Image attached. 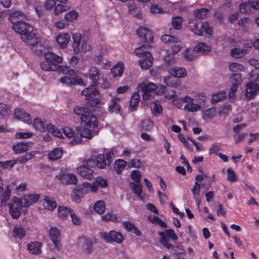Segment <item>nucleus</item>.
<instances>
[{"instance_id": "obj_11", "label": "nucleus", "mask_w": 259, "mask_h": 259, "mask_svg": "<svg viewBox=\"0 0 259 259\" xmlns=\"http://www.w3.org/2000/svg\"><path fill=\"white\" fill-rule=\"evenodd\" d=\"M49 233L50 238L54 245V248L59 250L61 247L60 231L56 227H52L49 230Z\"/></svg>"}, {"instance_id": "obj_10", "label": "nucleus", "mask_w": 259, "mask_h": 259, "mask_svg": "<svg viewBox=\"0 0 259 259\" xmlns=\"http://www.w3.org/2000/svg\"><path fill=\"white\" fill-rule=\"evenodd\" d=\"M81 121L84 125L90 127H97L98 125L97 116L90 110L81 118Z\"/></svg>"}, {"instance_id": "obj_37", "label": "nucleus", "mask_w": 259, "mask_h": 259, "mask_svg": "<svg viewBox=\"0 0 259 259\" xmlns=\"http://www.w3.org/2000/svg\"><path fill=\"white\" fill-rule=\"evenodd\" d=\"M14 237L21 239L26 235L25 229L20 226H16L13 229Z\"/></svg>"}, {"instance_id": "obj_20", "label": "nucleus", "mask_w": 259, "mask_h": 259, "mask_svg": "<svg viewBox=\"0 0 259 259\" xmlns=\"http://www.w3.org/2000/svg\"><path fill=\"white\" fill-rule=\"evenodd\" d=\"M153 60L151 53H147L146 57H142L139 60V63L142 69H148L152 66Z\"/></svg>"}, {"instance_id": "obj_4", "label": "nucleus", "mask_w": 259, "mask_h": 259, "mask_svg": "<svg viewBox=\"0 0 259 259\" xmlns=\"http://www.w3.org/2000/svg\"><path fill=\"white\" fill-rule=\"evenodd\" d=\"M158 235L160 236L159 242L162 244L167 249H174V246L168 242L169 238L174 241L178 240V236L176 234L174 230H165L163 232H159Z\"/></svg>"}, {"instance_id": "obj_15", "label": "nucleus", "mask_w": 259, "mask_h": 259, "mask_svg": "<svg viewBox=\"0 0 259 259\" xmlns=\"http://www.w3.org/2000/svg\"><path fill=\"white\" fill-rule=\"evenodd\" d=\"M86 162L77 168V172L82 178L91 179L93 177V170L89 167Z\"/></svg>"}, {"instance_id": "obj_36", "label": "nucleus", "mask_w": 259, "mask_h": 259, "mask_svg": "<svg viewBox=\"0 0 259 259\" xmlns=\"http://www.w3.org/2000/svg\"><path fill=\"white\" fill-rule=\"evenodd\" d=\"M126 165V162L122 159H117L114 163V169L117 174H120Z\"/></svg>"}, {"instance_id": "obj_41", "label": "nucleus", "mask_w": 259, "mask_h": 259, "mask_svg": "<svg viewBox=\"0 0 259 259\" xmlns=\"http://www.w3.org/2000/svg\"><path fill=\"white\" fill-rule=\"evenodd\" d=\"M226 97V94L225 92H219L212 95L211 102L212 104H216L218 102L223 100Z\"/></svg>"}, {"instance_id": "obj_6", "label": "nucleus", "mask_w": 259, "mask_h": 259, "mask_svg": "<svg viewBox=\"0 0 259 259\" xmlns=\"http://www.w3.org/2000/svg\"><path fill=\"white\" fill-rule=\"evenodd\" d=\"M100 237L107 243L116 242L120 244L124 240L122 233L114 230H111L109 232H101L100 233Z\"/></svg>"}, {"instance_id": "obj_43", "label": "nucleus", "mask_w": 259, "mask_h": 259, "mask_svg": "<svg viewBox=\"0 0 259 259\" xmlns=\"http://www.w3.org/2000/svg\"><path fill=\"white\" fill-rule=\"evenodd\" d=\"M130 186L132 189L139 198L142 199L141 194L142 192V187L140 183H135L133 182L130 183Z\"/></svg>"}, {"instance_id": "obj_23", "label": "nucleus", "mask_w": 259, "mask_h": 259, "mask_svg": "<svg viewBox=\"0 0 259 259\" xmlns=\"http://www.w3.org/2000/svg\"><path fill=\"white\" fill-rule=\"evenodd\" d=\"M96 87L91 84V87H89L81 92V95L85 97V100H90L93 96H95L99 94L98 91L95 88Z\"/></svg>"}, {"instance_id": "obj_59", "label": "nucleus", "mask_w": 259, "mask_h": 259, "mask_svg": "<svg viewBox=\"0 0 259 259\" xmlns=\"http://www.w3.org/2000/svg\"><path fill=\"white\" fill-rule=\"evenodd\" d=\"M172 25L175 29H179L182 27V20L180 17H176L172 20Z\"/></svg>"}, {"instance_id": "obj_25", "label": "nucleus", "mask_w": 259, "mask_h": 259, "mask_svg": "<svg viewBox=\"0 0 259 259\" xmlns=\"http://www.w3.org/2000/svg\"><path fill=\"white\" fill-rule=\"evenodd\" d=\"M72 48L75 54H77L80 51V46L81 40V35L76 33L72 34Z\"/></svg>"}, {"instance_id": "obj_47", "label": "nucleus", "mask_w": 259, "mask_h": 259, "mask_svg": "<svg viewBox=\"0 0 259 259\" xmlns=\"http://www.w3.org/2000/svg\"><path fill=\"white\" fill-rule=\"evenodd\" d=\"M154 123L152 121L149 119L143 120L141 123V128L143 131H149L153 127Z\"/></svg>"}, {"instance_id": "obj_19", "label": "nucleus", "mask_w": 259, "mask_h": 259, "mask_svg": "<svg viewBox=\"0 0 259 259\" xmlns=\"http://www.w3.org/2000/svg\"><path fill=\"white\" fill-rule=\"evenodd\" d=\"M100 72L96 67H91L89 70V76L91 80V84L93 86H97L99 84L100 79Z\"/></svg>"}, {"instance_id": "obj_40", "label": "nucleus", "mask_w": 259, "mask_h": 259, "mask_svg": "<svg viewBox=\"0 0 259 259\" xmlns=\"http://www.w3.org/2000/svg\"><path fill=\"white\" fill-rule=\"evenodd\" d=\"M24 15L22 12L16 11L9 14V19L10 21L14 24L15 22H17L15 21L16 19L22 18L24 17Z\"/></svg>"}, {"instance_id": "obj_5", "label": "nucleus", "mask_w": 259, "mask_h": 259, "mask_svg": "<svg viewBox=\"0 0 259 259\" xmlns=\"http://www.w3.org/2000/svg\"><path fill=\"white\" fill-rule=\"evenodd\" d=\"M139 91L141 90L144 100H148L152 98L155 94L156 85L153 83H140L138 85Z\"/></svg>"}, {"instance_id": "obj_51", "label": "nucleus", "mask_w": 259, "mask_h": 259, "mask_svg": "<svg viewBox=\"0 0 259 259\" xmlns=\"http://www.w3.org/2000/svg\"><path fill=\"white\" fill-rule=\"evenodd\" d=\"M229 70L234 73H238L243 70V66L240 64L237 63H232L229 65Z\"/></svg>"}, {"instance_id": "obj_14", "label": "nucleus", "mask_w": 259, "mask_h": 259, "mask_svg": "<svg viewBox=\"0 0 259 259\" xmlns=\"http://www.w3.org/2000/svg\"><path fill=\"white\" fill-rule=\"evenodd\" d=\"M58 180L62 181L65 184H76L77 179L75 175L72 174H65L60 172L56 177Z\"/></svg>"}, {"instance_id": "obj_24", "label": "nucleus", "mask_w": 259, "mask_h": 259, "mask_svg": "<svg viewBox=\"0 0 259 259\" xmlns=\"http://www.w3.org/2000/svg\"><path fill=\"white\" fill-rule=\"evenodd\" d=\"M15 115L16 118L23 122L30 123L31 121L30 115L21 109H17L15 110Z\"/></svg>"}, {"instance_id": "obj_26", "label": "nucleus", "mask_w": 259, "mask_h": 259, "mask_svg": "<svg viewBox=\"0 0 259 259\" xmlns=\"http://www.w3.org/2000/svg\"><path fill=\"white\" fill-rule=\"evenodd\" d=\"M39 195L36 194H28L24 196V207H28L32 204L37 202Z\"/></svg>"}, {"instance_id": "obj_54", "label": "nucleus", "mask_w": 259, "mask_h": 259, "mask_svg": "<svg viewBox=\"0 0 259 259\" xmlns=\"http://www.w3.org/2000/svg\"><path fill=\"white\" fill-rule=\"evenodd\" d=\"M89 109L88 108L76 106L74 108L73 111L74 113L78 116H80V118L87 113V111H89Z\"/></svg>"}, {"instance_id": "obj_21", "label": "nucleus", "mask_w": 259, "mask_h": 259, "mask_svg": "<svg viewBox=\"0 0 259 259\" xmlns=\"http://www.w3.org/2000/svg\"><path fill=\"white\" fill-rule=\"evenodd\" d=\"M56 41L62 49L65 48L70 40V35L66 33H62L56 37Z\"/></svg>"}, {"instance_id": "obj_64", "label": "nucleus", "mask_w": 259, "mask_h": 259, "mask_svg": "<svg viewBox=\"0 0 259 259\" xmlns=\"http://www.w3.org/2000/svg\"><path fill=\"white\" fill-rule=\"evenodd\" d=\"M162 107L159 104L154 103L152 113L154 116L160 114L162 112Z\"/></svg>"}, {"instance_id": "obj_49", "label": "nucleus", "mask_w": 259, "mask_h": 259, "mask_svg": "<svg viewBox=\"0 0 259 259\" xmlns=\"http://www.w3.org/2000/svg\"><path fill=\"white\" fill-rule=\"evenodd\" d=\"M140 99V95L138 93H134L130 101V107L133 108V110L136 108L137 106L138 105Z\"/></svg>"}, {"instance_id": "obj_32", "label": "nucleus", "mask_w": 259, "mask_h": 259, "mask_svg": "<svg viewBox=\"0 0 259 259\" xmlns=\"http://www.w3.org/2000/svg\"><path fill=\"white\" fill-rule=\"evenodd\" d=\"M194 49L198 53L205 54L211 51V48L204 42H200L194 47Z\"/></svg>"}, {"instance_id": "obj_45", "label": "nucleus", "mask_w": 259, "mask_h": 259, "mask_svg": "<svg viewBox=\"0 0 259 259\" xmlns=\"http://www.w3.org/2000/svg\"><path fill=\"white\" fill-rule=\"evenodd\" d=\"M33 124L35 128L40 132H44L46 129L44 123L40 118H35L33 120Z\"/></svg>"}, {"instance_id": "obj_18", "label": "nucleus", "mask_w": 259, "mask_h": 259, "mask_svg": "<svg viewBox=\"0 0 259 259\" xmlns=\"http://www.w3.org/2000/svg\"><path fill=\"white\" fill-rule=\"evenodd\" d=\"M60 81L63 83H66L67 85H73L78 84L83 85L84 82L82 79L78 77H70L69 76H64L60 79Z\"/></svg>"}, {"instance_id": "obj_57", "label": "nucleus", "mask_w": 259, "mask_h": 259, "mask_svg": "<svg viewBox=\"0 0 259 259\" xmlns=\"http://www.w3.org/2000/svg\"><path fill=\"white\" fill-rule=\"evenodd\" d=\"M16 163L15 160H10L4 162L0 161V167L4 168H12Z\"/></svg>"}, {"instance_id": "obj_61", "label": "nucleus", "mask_w": 259, "mask_h": 259, "mask_svg": "<svg viewBox=\"0 0 259 259\" xmlns=\"http://www.w3.org/2000/svg\"><path fill=\"white\" fill-rule=\"evenodd\" d=\"M10 198V191L9 190V187L7 186L5 191L1 195V199L2 202H6L7 201L9 200Z\"/></svg>"}, {"instance_id": "obj_28", "label": "nucleus", "mask_w": 259, "mask_h": 259, "mask_svg": "<svg viewBox=\"0 0 259 259\" xmlns=\"http://www.w3.org/2000/svg\"><path fill=\"white\" fill-rule=\"evenodd\" d=\"M124 228L127 231L135 233L137 236H140L142 235L141 232L133 223L130 222L125 221L123 223Z\"/></svg>"}, {"instance_id": "obj_27", "label": "nucleus", "mask_w": 259, "mask_h": 259, "mask_svg": "<svg viewBox=\"0 0 259 259\" xmlns=\"http://www.w3.org/2000/svg\"><path fill=\"white\" fill-rule=\"evenodd\" d=\"M43 205L46 209L51 211L53 210L57 207L54 198L48 196L45 197Z\"/></svg>"}, {"instance_id": "obj_56", "label": "nucleus", "mask_w": 259, "mask_h": 259, "mask_svg": "<svg viewBox=\"0 0 259 259\" xmlns=\"http://www.w3.org/2000/svg\"><path fill=\"white\" fill-rule=\"evenodd\" d=\"M64 135L68 138H72V140H75L76 137V132H75L72 129L66 127L63 129Z\"/></svg>"}, {"instance_id": "obj_12", "label": "nucleus", "mask_w": 259, "mask_h": 259, "mask_svg": "<svg viewBox=\"0 0 259 259\" xmlns=\"http://www.w3.org/2000/svg\"><path fill=\"white\" fill-rule=\"evenodd\" d=\"M137 34L143 42L149 43L153 40L152 31L146 27H140L137 30Z\"/></svg>"}, {"instance_id": "obj_50", "label": "nucleus", "mask_w": 259, "mask_h": 259, "mask_svg": "<svg viewBox=\"0 0 259 259\" xmlns=\"http://www.w3.org/2000/svg\"><path fill=\"white\" fill-rule=\"evenodd\" d=\"M94 209L99 214H102L104 212L105 207L104 202L102 200L98 201L94 205Z\"/></svg>"}, {"instance_id": "obj_62", "label": "nucleus", "mask_w": 259, "mask_h": 259, "mask_svg": "<svg viewBox=\"0 0 259 259\" xmlns=\"http://www.w3.org/2000/svg\"><path fill=\"white\" fill-rule=\"evenodd\" d=\"M227 179L231 182H235L237 180L234 172L231 168L227 169Z\"/></svg>"}, {"instance_id": "obj_55", "label": "nucleus", "mask_w": 259, "mask_h": 259, "mask_svg": "<svg viewBox=\"0 0 259 259\" xmlns=\"http://www.w3.org/2000/svg\"><path fill=\"white\" fill-rule=\"evenodd\" d=\"M197 52L194 49L193 50L187 49L184 53V56L187 60H192L197 57Z\"/></svg>"}, {"instance_id": "obj_29", "label": "nucleus", "mask_w": 259, "mask_h": 259, "mask_svg": "<svg viewBox=\"0 0 259 259\" xmlns=\"http://www.w3.org/2000/svg\"><path fill=\"white\" fill-rule=\"evenodd\" d=\"M123 63L121 62H119L113 67L111 71L114 77H119L123 73Z\"/></svg>"}, {"instance_id": "obj_34", "label": "nucleus", "mask_w": 259, "mask_h": 259, "mask_svg": "<svg viewBox=\"0 0 259 259\" xmlns=\"http://www.w3.org/2000/svg\"><path fill=\"white\" fill-rule=\"evenodd\" d=\"M56 68L57 69L56 71H57L59 73L68 74L71 76L74 75L75 74V71L67 66H61L59 65L58 67H56Z\"/></svg>"}, {"instance_id": "obj_22", "label": "nucleus", "mask_w": 259, "mask_h": 259, "mask_svg": "<svg viewBox=\"0 0 259 259\" xmlns=\"http://www.w3.org/2000/svg\"><path fill=\"white\" fill-rule=\"evenodd\" d=\"M29 143L25 142H18L14 144L12 150L16 154L24 153L29 149Z\"/></svg>"}, {"instance_id": "obj_46", "label": "nucleus", "mask_w": 259, "mask_h": 259, "mask_svg": "<svg viewBox=\"0 0 259 259\" xmlns=\"http://www.w3.org/2000/svg\"><path fill=\"white\" fill-rule=\"evenodd\" d=\"M41 69L43 71H55L57 69L56 66L52 65L48 61L41 62L40 64Z\"/></svg>"}, {"instance_id": "obj_48", "label": "nucleus", "mask_w": 259, "mask_h": 259, "mask_svg": "<svg viewBox=\"0 0 259 259\" xmlns=\"http://www.w3.org/2000/svg\"><path fill=\"white\" fill-rule=\"evenodd\" d=\"M230 79L232 84L239 85L242 82V76L239 73H234L231 74Z\"/></svg>"}, {"instance_id": "obj_7", "label": "nucleus", "mask_w": 259, "mask_h": 259, "mask_svg": "<svg viewBox=\"0 0 259 259\" xmlns=\"http://www.w3.org/2000/svg\"><path fill=\"white\" fill-rule=\"evenodd\" d=\"M170 73L175 77H167L165 79V81L168 85H171L172 87H176L177 85V83L176 81V80L175 77H184L187 75L186 70L184 68L178 66L174 67L173 69H171L170 71Z\"/></svg>"}, {"instance_id": "obj_35", "label": "nucleus", "mask_w": 259, "mask_h": 259, "mask_svg": "<svg viewBox=\"0 0 259 259\" xmlns=\"http://www.w3.org/2000/svg\"><path fill=\"white\" fill-rule=\"evenodd\" d=\"M120 102V99L117 98L112 99L110 104L109 106V111L111 112L118 113L120 110V106L118 105V102Z\"/></svg>"}, {"instance_id": "obj_9", "label": "nucleus", "mask_w": 259, "mask_h": 259, "mask_svg": "<svg viewBox=\"0 0 259 259\" xmlns=\"http://www.w3.org/2000/svg\"><path fill=\"white\" fill-rule=\"evenodd\" d=\"M76 137L75 140H72L70 143L71 145H74L82 142V138L91 139L92 135L91 131L84 127L79 126L75 129Z\"/></svg>"}, {"instance_id": "obj_2", "label": "nucleus", "mask_w": 259, "mask_h": 259, "mask_svg": "<svg viewBox=\"0 0 259 259\" xmlns=\"http://www.w3.org/2000/svg\"><path fill=\"white\" fill-rule=\"evenodd\" d=\"M106 159L103 154H99L95 161L93 159H89L86 161L88 166L96 165L99 168H104L106 165H109L112 162L114 153L112 150L106 153Z\"/></svg>"}, {"instance_id": "obj_38", "label": "nucleus", "mask_w": 259, "mask_h": 259, "mask_svg": "<svg viewBox=\"0 0 259 259\" xmlns=\"http://www.w3.org/2000/svg\"><path fill=\"white\" fill-rule=\"evenodd\" d=\"M46 130L48 132L51 133L56 137L61 138L62 137V133L60 130L56 128L53 124H48L46 126Z\"/></svg>"}, {"instance_id": "obj_16", "label": "nucleus", "mask_w": 259, "mask_h": 259, "mask_svg": "<svg viewBox=\"0 0 259 259\" xmlns=\"http://www.w3.org/2000/svg\"><path fill=\"white\" fill-rule=\"evenodd\" d=\"M41 247L42 243L37 241L31 242L27 244V249L31 254H40L41 253Z\"/></svg>"}, {"instance_id": "obj_33", "label": "nucleus", "mask_w": 259, "mask_h": 259, "mask_svg": "<svg viewBox=\"0 0 259 259\" xmlns=\"http://www.w3.org/2000/svg\"><path fill=\"white\" fill-rule=\"evenodd\" d=\"M161 39L163 43L167 44L169 46L173 45L175 43L178 42L179 39L177 37L168 34L163 35L162 36Z\"/></svg>"}, {"instance_id": "obj_39", "label": "nucleus", "mask_w": 259, "mask_h": 259, "mask_svg": "<svg viewBox=\"0 0 259 259\" xmlns=\"http://www.w3.org/2000/svg\"><path fill=\"white\" fill-rule=\"evenodd\" d=\"M84 250L88 254L91 253L94 250L93 241L91 239H83Z\"/></svg>"}, {"instance_id": "obj_42", "label": "nucleus", "mask_w": 259, "mask_h": 259, "mask_svg": "<svg viewBox=\"0 0 259 259\" xmlns=\"http://www.w3.org/2000/svg\"><path fill=\"white\" fill-rule=\"evenodd\" d=\"M216 112L214 108H208L202 111V117L205 120L212 118Z\"/></svg>"}, {"instance_id": "obj_13", "label": "nucleus", "mask_w": 259, "mask_h": 259, "mask_svg": "<svg viewBox=\"0 0 259 259\" xmlns=\"http://www.w3.org/2000/svg\"><path fill=\"white\" fill-rule=\"evenodd\" d=\"M259 85L254 81L248 82L246 85L245 97L250 100L253 98L258 92Z\"/></svg>"}, {"instance_id": "obj_3", "label": "nucleus", "mask_w": 259, "mask_h": 259, "mask_svg": "<svg viewBox=\"0 0 259 259\" xmlns=\"http://www.w3.org/2000/svg\"><path fill=\"white\" fill-rule=\"evenodd\" d=\"M107 185L106 179L101 177H98L96 178L95 180V182L92 185L89 183L83 182L81 191L83 193H87L89 192L90 190H91L92 192H96L98 187L101 188H105L107 186Z\"/></svg>"}, {"instance_id": "obj_53", "label": "nucleus", "mask_w": 259, "mask_h": 259, "mask_svg": "<svg viewBox=\"0 0 259 259\" xmlns=\"http://www.w3.org/2000/svg\"><path fill=\"white\" fill-rule=\"evenodd\" d=\"M246 53V51L245 50L240 49L238 48H235L233 49L231 52V55L234 58H242Z\"/></svg>"}, {"instance_id": "obj_52", "label": "nucleus", "mask_w": 259, "mask_h": 259, "mask_svg": "<svg viewBox=\"0 0 259 259\" xmlns=\"http://www.w3.org/2000/svg\"><path fill=\"white\" fill-rule=\"evenodd\" d=\"M194 102L187 104L184 106V109L189 112H195L201 108V106L197 104H194Z\"/></svg>"}, {"instance_id": "obj_17", "label": "nucleus", "mask_w": 259, "mask_h": 259, "mask_svg": "<svg viewBox=\"0 0 259 259\" xmlns=\"http://www.w3.org/2000/svg\"><path fill=\"white\" fill-rule=\"evenodd\" d=\"M44 57L46 60L48 61L52 65L58 67L60 63L62 62V57L56 55L52 52L44 53Z\"/></svg>"}, {"instance_id": "obj_58", "label": "nucleus", "mask_w": 259, "mask_h": 259, "mask_svg": "<svg viewBox=\"0 0 259 259\" xmlns=\"http://www.w3.org/2000/svg\"><path fill=\"white\" fill-rule=\"evenodd\" d=\"M207 12L208 9L202 8L199 10H197L195 12V15L196 18L203 19L206 16Z\"/></svg>"}, {"instance_id": "obj_63", "label": "nucleus", "mask_w": 259, "mask_h": 259, "mask_svg": "<svg viewBox=\"0 0 259 259\" xmlns=\"http://www.w3.org/2000/svg\"><path fill=\"white\" fill-rule=\"evenodd\" d=\"M171 48L172 55L176 54L178 53L182 49V45L181 43L178 40V42L175 43L173 45L170 46Z\"/></svg>"}, {"instance_id": "obj_60", "label": "nucleus", "mask_w": 259, "mask_h": 259, "mask_svg": "<svg viewBox=\"0 0 259 259\" xmlns=\"http://www.w3.org/2000/svg\"><path fill=\"white\" fill-rule=\"evenodd\" d=\"M78 17V13L75 11H72L65 15V19L69 21L76 19Z\"/></svg>"}, {"instance_id": "obj_8", "label": "nucleus", "mask_w": 259, "mask_h": 259, "mask_svg": "<svg viewBox=\"0 0 259 259\" xmlns=\"http://www.w3.org/2000/svg\"><path fill=\"white\" fill-rule=\"evenodd\" d=\"M9 213L14 219H18L21 215L22 208L21 201L16 197L12 198L11 201L8 203Z\"/></svg>"}, {"instance_id": "obj_30", "label": "nucleus", "mask_w": 259, "mask_h": 259, "mask_svg": "<svg viewBox=\"0 0 259 259\" xmlns=\"http://www.w3.org/2000/svg\"><path fill=\"white\" fill-rule=\"evenodd\" d=\"M151 46L149 45H143L135 50V54L142 57H146L147 53H150L149 50Z\"/></svg>"}, {"instance_id": "obj_1", "label": "nucleus", "mask_w": 259, "mask_h": 259, "mask_svg": "<svg viewBox=\"0 0 259 259\" xmlns=\"http://www.w3.org/2000/svg\"><path fill=\"white\" fill-rule=\"evenodd\" d=\"M13 29L20 35L21 39L30 46H38L39 38L34 32L33 27L24 21H17L12 26Z\"/></svg>"}, {"instance_id": "obj_44", "label": "nucleus", "mask_w": 259, "mask_h": 259, "mask_svg": "<svg viewBox=\"0 0 259 259\" xmlns=\"http://www.w3.org/2000/svg\"><path fill=\"white\" fill-rule=\"evenodd\" d=\"M58 211L59 217L62 219H65L68 214H70L71 212L72 211V210L69 208L64 206H59L58 208Z\"/></svg>"}, {"instance_id": "obj_31", "label": "nucleus", "mask_w": 259, "mask_h": 259, "mask_svg": "<svg viewBox=\"0 0 259 259\" xmlns=\"http://www.w3.org/2000/svg\"><path fill=\"white\" fill-rule=\"evenodd\" d=\"M63 150L59 148L53 149L49 153V158L51 160H57L62 156Z\"/></svg>"}]
</instances>
